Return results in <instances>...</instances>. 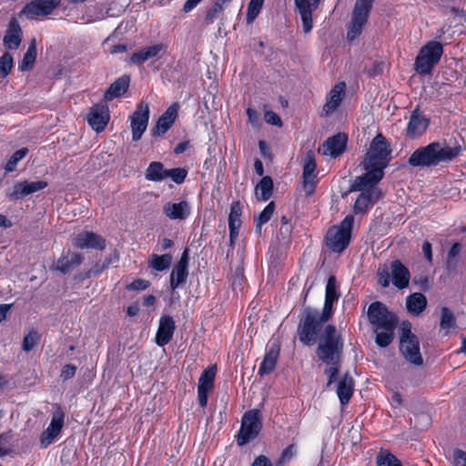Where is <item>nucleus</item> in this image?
Returning <instances> with one entry per match:
<instances>
[{"label":"nucleus","instance_id":"11","mask_svg":"<svg viewBox=\"0 0 466 466\" xmlns=\"http://www.w3.org/2000/svg\"><path fill=\"white\" fill-rule=\"evenodd\" d=\"M217 365H210L205 369L198 383V402L201 408H206L208 400V393L213 390L217 375Z\"/></svg>","mask_w":466,"mask_h":466},{"label":"nucleus","instance_id":"54","mask_svg":"<svg viewBox=\"0 0 466 466\" xmlns=\"http://www.w3.org/2000/svg\"><path fill=\"white\" fill-rule=\"evenodd\" d=\"M391 274L387 268H379L378 270V282L383 288H388L390 283Z\"/></svg>","mask_w":466,"mask_h":466},{"label":"nucleus","instance_id":"30","mask_svg":"<svg viewBox=\"0 0 466 466\" xmlns=\"http://www.w3.org/2000/svg\"><path fill=\"white\" fill-rule=\"evenodd\" d=\"M348 137L344 133H338L329 137L325 143V154H329L333 157L340 156L346 149Z\"/></svg>","mask_w":466,"mask_h":466},{"label":"nucleus","instance_id":"12","mask_svg":"<svg viewBox=\"0 0 466 466\" xmlns=\"http://www.w3.org/2000/svg\"><path fill=\"white\" fill-rule=\"evenodd\" d=\"M430 125V118H428L420 106L411 112L409 122L406 127V137L410 139L420 138L428 129Z\"/></svg>","mask_w":466,"mask_h":466},{"label":"nucleus","instance_id":"21","mask_svg":"<svg viewBox=\"0 0 466 466\" xmlns=\"http://www.w3.org/2000/svg\"><path fill=\"white\" fill-rule=\"evenodd\" d=\"M295 6L299 10L302 21L304 33L308 34L312 30V13L319 6L320 0H294Z\"/></svg>","mask_w":466,"mask_h":466},{"label":"nucleus","instance_id":"36","mask_svg":"<svg viewBox=\"0 0 466 466\" xmlns=\"http://www.w3.org/2000/svg\"><path fill=\"white\" fill-rule=\"evenodd\" d=\"M167 169L165 168L163 163L153 161L149 164L146 170V179L154 182H159L167 178Z\"/></svg>","mask_w":466,"mask_h":466},{"label":"nucleus","instance_id":"31","mask_svg":"<svg viewBox=\"0 0 466 466\" xmlns=\"http://www.w3.org/2000/svg\"><path fill=\"white\" fill-rule=\"evenodd\" d=\"M130 84V76L124 75L116 79L104 93V100L111 101L124 96Z\"/></svg>","mask_w":466,"mask_h":466},{"label":"nucleus","instance_id":"58","mask_svg":"<svg viewBox=\"0 0 466 466\" xmlns=\"http://www.w3.org/2000/svg\"><path fill=\"white\" fill-rule=\"evenodd\" d=\"M317 183V178H303V188L305 190L306 196L309 197L313 195V193L315 192Z\"/></svg>","mask_w":466,"mask_h":466},{"label":"nucleus","instance_id":"59","mask_svg":"<svg viewBox=\"0 0 466 466\" xmlns=\"http://www.w3.org/2000/svg\"><path fill=\"white\" fill-rule=\"evenodd\" d=\"M106 268H108L106 267L103 261H97L93 265L92 268L86 273V278H90L91 276H98Z\"/></svg>","mask_w":466,"mask_h":466},{"label":"nucleus","instance_id":"63","mask_svg":"<svg viewBox=\"0 0 466 466\" xmlns=\"http://www.w3.org/2000/svg\"><path fill=\"white\" fill-rule=\"evenodd\" d=\"M119 261V253L116 250H114L110 253L103 261L106 267L109 268L112 265L116 264Z\"/></svg>","mask_w":466,"mask_h":466},{"label":"nucleus","instance_id":"23","mask_svg":"<svg viewBox=\"0 0 466 466\" xmlns=\"http://www.w3.org/2000/svg\"><path fill=\"white\" fill-rule=\"evenodd\" d=\"M345 82H339L332 87L322 108L326 116L332 114L340 106L345 96Z\"/></svg>","mask_w":466,"mask_h":466},{"label":"nucleus","instance_id":"1","mask_svg":"<svg viewBox=\"0 0 466 466\" xmlns=\"http://www.w3.org/2000/svg\"><path fill=\"white\" fill-rule=\"evenodd\" d=\"M323 322L317 318V309L305 308L298 325L299 341L308 347L318 342L316 355L327 367L324 374L328 377L327 386L337 381L341 366L344 341L335 325L329 324L323 329Z\"/></svg>","mask_w":466,"mask_h":466},{"label":"nucleus","instance_id":"19","mask_svg":"<svg viewBox=\"0 0 466 466\" xmlns=\"http://www.w3.org/2000/svg\"><path fill=\"white\" fill-rule=\"evenodd\" d=\"M110 119L109 109L106 105L96 104L92 106L87 115L89 126L97 133L102 132Z\"/></svg>","mask_w":466,"mask_h":466},{"label":"nucleus","instance_id":"6","mask_svg":"<svg viewBox=\"0 0 466 466\" xmlns=\"http://www.w3.org/2000/svg\"><path fill=\"white\" fill-rule=\"evenodd\" d=\"M443 46L438 41H430L419 51L414 63L415 71L420 76L430 75L443 55Z\"/></svg>","mask_w":466,"mask_h":466},{"label":"nucleus","instance_id":"17","mask_svg":"<svg viewBox=\"0 0 466 466\" xmlns=\"http://www.w3.org/2000/svg\"><path fill=\"white\" fill-rule=\"evenodd\" d=\"M179 106L177 103L170 105L159 116L155 127L151 129L153 137L164 136L173 126L178 116Z\"/></svg>","mask_w":466,"mask_h":466},{"label":"nucleus","instance_id":"56","mask_svg":"<svg viewBox=\"0 0 466 466\" xmlns=\"http://www.w3.org/2000/svg\"><path fill=\"white\" fill-rule=\"evenodd\" d=\"M264 119L268 124L277 126V127L282 126V121H281L280 116L274 111H271V110L266 111L265 115H264Z\"/></svg>","mask_w":466,"mask_h":466},{"label":"nucleus","instance_id":"33","mask_svg":"<svg viewBox=\"0 0 466 466\" xmlns=\"http://www.w3.org/2000/svg\"><path fill=\"white\" fill-rule=\"evenodd\" d=\"M280 353V348L279 345H273L265 354L262 362L258 368V375L264 376L268 375L276 368L279 357Z\"/></svg>","mask_w":466,"mask_h":466},{"label":"nucleus","instance_id":"41","mask_svg":"<svg viewBox=\"0 0 466 466\" xmlns=\"http://www.w3.org/2000/svg\"><path fill=\"white\" fill-rule=\"evenodd\" d=\"M28 154V148L27 147H22L18 150H16L7 160V162L5 165V173L14 172L16 170L17 164L19 161H21L25 156Z\"/></svg>","mask_w":466,"mask_h":466},{"label":"nucleus","instance_id":"50","mask_svg":"<svg viewBox=\"0 0 466 466\" xmlns=\"http://www.w3.org/2000/svg\"><path fill=\"white\" fill-rule=\"evenodd\" d=\"M325 296L337 299H339L340 297V294L338 292L337 279L334 275H330L328 278L325 289Z\"/></svg>","mask_w":466,"mask_h":466},{"label":"nucleus","instance_id":"51","mask_svg":"<svg viewBox=\"0 0 466 466\" xmlns=\"http://www.w3.org/2000/svg\"><path fill=\"white\" fill-rule=\"evenodd\" d=\"M363 28L364 25L350 22L347 31L348 40L352 42L357 39L361 35Z\"/></svg>","mask_w":466,"mask_h":466},{"label":"nucleus","instance_id":"29","mask_svg":"<svg viewBox=\"0 0 466 466\" xmlns=\"http://www.w3.org/2000/svg\"><path fill=\"white\" fill-rule=\"evenodd\" d=\"M354 380L350 372L347 371L339 379L337 388V394L341 406H346L350 403L354 393Z\"/></svg>","mask_w":466,"mask_h":466},{"label":"nucleus","instance_id":"43","mask_svg":"<svg viewBox=\"0 0 466 466\" xmlns=\"http://www.w3.org/2000/svg\"><path fill=\"white\" fill-rule=\"evenodd\" d=\"M224 8L218 3L213 2L212 5L207 9L204 18V24L206 25H212L215 20L223 16Z\"/></svg>","mask_w":466,"mask_h":466},{"label":"nucleus","instance_id":"15","mask_svg":"<svg viewBox=\"0 0 466 466\" xmlns=\"http://www.w3.org/2000/svg\"><path fill=\"white\" fill-rule=\"evenodd\" d=\"M189 251L186 248L170 274V289L176 290L187 282L188 277Z\"/></svg>","mask_w":466,"mask_h":466},{"label":"nucleus","instance_id":"20","mask_svg":"<svg viewBox=\"0 0 466 466\" xmlns=\"http://www.w3.org/2000/svg\"><path fill=\"white\" fill-rule=\"evenodd\" d=\"M176 323L169 315H163L159 319L155 342L159 347L167 345L173 338Z\"/></svg>","mask_w":466,"mask_h":466},{"label":"nucleus","instance_id":"38","mask_svg":"<svg viewBox=\"0 0 466 466\" xmlns=\"http://www.w3.org/2000/svg\"><path fill=\"white\" fill-rule=\"evenodd\" d=\"M149 267L157 271L167 269L172 263V255L169 253L163 255L152 254L148 258Z\"/></svg>","mask_w":466,"mask_h":466},{"label":"nucleus","instance_id":"14","mask_svg":"<svg viewBox=\"0 0 466 466\" xmlns=\"http://www.w3.org/2000/svg\"><path fill=\"white\" fill-rule=\"evenodd\" d=\"M65 423V413L58 408L54 413L50 424L40 435V444L42 448H47L54 442L55 439L61 432Z\"/></svg>","mask_w":466,"mask_h":466},{"label":"nucleus","instance_id":"13","mask_svg":"<svg viewBox=\"0 0 466 466\" xmlns=\"http://www.w3.org/2000/svg\"><path fill=\"white\" fill-rule=\"evenodd\" d=\"M61 0H33L23 7L21 14L29 19L35 16L48 15L59 6Z\"/></svg>","mask_w":466,"mask_h":466},{"label":"nucleus","instance_id":"27","mask_svg":"<svg viewBox=\"0 0 466 466\" xmlns=\"http://www.w3.org/2000/svg\"><path fill=\"white\" fill-rule=\"evenodd\" d=\"M23 32L18 21L13 17L8 23V26L4 36V45L7 49H17L22 42Z\"/></svg>","mask_w":466,"mask_h":466},{"label":"nucleus","instance_id":"55","mask_svg":"<svg viewBox=\"0 0 466 466\" xmlns=\"http://www.w3.org/2000/svg\"><path fill=\"white\" fill-rule=\"evenodd\" d=\"M76 366L74 364H66L63 366L60 373L61 379L66 381L75 377L76 372Z\"/></svg>","mask_w":466,"mask_h":466},{"label":"nucleus","instance_id":"53","mask_svg":"<svg viewBox=\"0 0 466 466\" xmlns=\"http://www.w3.org/2000/svg\"><path fill=\"white\" fill-rule=\"evenodd\" d=\"M150 286V282L144 279H137L127 286L128 290H145Z\"/></svg>","mask_w":466,"mask_h":466},{"label":"nucleus","instance_id":"46","mask_svg":"<svg viewBox=\"0 0 466 466\" xmlns=\"http://www.w3.org/2000/svg\"><path fill=\"white\" fill-rule=\"evenodd\" d=\"M316 167L317 164L314 156L308 154L303 167L302 178H317V175L315 173Z\"/></svg>","mask_w":466,"mask_h":466},{"label":"nucleus","instance_id":"57","mask_svg":"<svg viewBox=\"0 0 466 466\" xmlns=\"http://www.w3.org/2000/svg\"><path fill=\"white\" fill-rule=\"evenodd\" d=\"M454 466H466V451L455 449L453 451Z\"/></svg>","mask_w":466,"mask_h":466},{"label":"nucleus","instance_id":"48","mask_svg":"<svg viewBox=\"0 0 466 466\" xmlns=\"http://www.w3.org/2000/svg\"><path fill=\"white\" fill-rule=\"evenodd\" d=\"M39 338L40 337L36 330H35V329L30 330L28 332V334H26L24 337L23 344H22L23 350L27 352L32 350L37 344Z\"/></svg>","mask_w":466,"mask_h":466},{"label":"nucleus","instance_id":"32","mask_svg":"<svg viewBox=\"0 0 466 466\" xmlns=\"http://www.w3.org/2000/svg\"><path fill=\"white\" fill-rule=\"evenodd\" d=\"M374 0H357L352 11V23L366 25Z\"/></svg>","mask_w":466,"mask_h":466},{"label":"nucleus","instance_id":"26","mask_svg":"<svg viewBox=\"0 0 466 466\" xmlns=\"http://www.w3.org/2000/svg\"><path fill=\"white\" fill-rule=\"evenodd\" d=\"M84 256L80 253L71 252L70 250L63 252L57 259L55 269L63 274L69 273L73 268L82 264Z\"/></svg>","mask_w":466,"mask_h":466},{"label":"nucleus","instance_id":"61","mask_svg":"<svg viewBox=\"0 0 466 466\" xmlns=\"http://www.w3.org/2000/svg\"><path fill=\"white\" fill-rule=\"evenodd\" d=\"M247 116L248 121L252 125H258L260 121V114L254 108L248 107L246 110Z\"/></svg>","mask_w":466,"mask_h":466},{"label":"nucleus","instance_id":"18","mask_svg":"<svg viewBox=\"0 0 466 466\" xmlns=\"http://www.w3.org/2000/svg\"><path fill=\"white\" fill-rule=\"evenodd\" d=\"M72 243L75 248L80 249L95 248L98 250H104L106 248V239L100 235L92 231H83L78 233L73 238Z\"/></svg>","mask_w":466,"mask_h":466},{"label":"nucleus","instance_id":"42","mask_svg":"<svg viewBox=\"0 0 466 466\" xmlns=\"http://www.w3.org/2000/svg\"><path fill=\"white\" fill-rule=\"evenodd\" d=\"M297 455V446L294 443L288 445L275 461V466H285L289 464Z\"/></svg>","mask_w":466,"mask_h":466},{"label":"nucleus","instance_id":"3","mask_svg":"<svg viewBox=\"0 0 466 466\" xmlns=\"http://www.w3.org/2000/svg\"><path fill=\"white\" fill-rule=\"evenodd\" d=\"M368 319L375 333V343L380 348L390 346L395 338L398 316L380 302H371L368 308Z\"/></svg>","mask_w":466,"mask_h":466},{"label":"nucleus","instance_id":"24","mask_svg":"<svg viewBox=\"0 0 466 466\" xmlns=\"http://www.w3.org/2000/svg\"><path fill=\"white\" fill-rule=\"evenodd\" d=\"M390 269L393 285L399 289L407 288L410 279L409 268L400 260L396 259L391 262Z\"/></svg>","mask_w":466,"mask_h":466},{"label":"nucleus","instance_id":"34","mask_svg":"<svg viewBox=\"0 0 466 466\" xmlns=\"http://www.w3.org/2000/svg\"><path fill=\"white\" fill-rule=\"evenodd\" d=\"M427 307V299L420 292L409 295L406 299L407 310L413 315H420Z\"/></svg>","mask_w":466,"mask_h":466},{"label":"nucleus","instance_id":"28","mask_svg":"<svg viewBox=\"0 0 466 466\" xmlns=\"http://www.w3.org/2000/svg\"><path fill=\"white\" fill-rule=\"evenodd\" d=\"M190 206L187 200L177 203L167 202L163 206V213L172 220H185L190 214Z\"/></svg>","mask_w":466,"mask_h":466},{"label":"nucleus","instance_id":"4","mask_svg":"<svg viewBox=\"0 0 466 466\" xmlns=\"http://www.w3.org/2000/svg\"><path fill=\"white\" fill-rule=\"evenodd\" d=\"M353 226L352 215H347L339 225L331 226L325 235L327 248L338 254L345 251L352 239Z\"/></svg>","mask_w":466,"mask_h":466},{"label":"nucleus","instance_id":"22","mask_svg":"<svg viewBox=\"0 0 466 466\" xmlns=\"http://www.w3.org/2000/svg\"><path fill=\"white\" fill-rule=\"evenodd\" d=\"M381 197L380 189H370L360 192L358 196L353 211L355 214H364Z\"/></svg>","mask_w":466,"mask_h":466},{"label":"nucleus","instance_id":"5","mask_svg":"<svg viewBox=\"0 0 466 466\" xmlns=\"http://www.w3.org/2000/svg\"><path fill=\"white\" fill-rule=\"evenodd\" d=\"M399 350L403 358L410 363L420 366L423 359L420 353V340L411 331V323L403 320L399 329Z\"/></svg>","mask_w":466,"mask_h":466},{"label":"nucleus","instance_id":"62","mask_svg":"<svg viewBox=\"0 0 466 466\" xmlns=\"http://www.w3.org/2000/svg\"><path fill=\"white\" fill-rule=\"evenodd\" d=\"M251 466H275L266 455H258L253 461Z\"/></svg>","mask_w":466,"mask_h":466},{"label":"nucleus","instance_id":"47","mask_svg":"<svg viewBox=\"0 0 466 466\" xmlns=\"http://www.w3.org/2000/svg\"><path fill=\"white\" fill-rule=\"evenodd\" d=\"M14 66L13 56L9 53H5L0 57V75L2 77L7 76Z\"/></svg>","mask_w":466,"mask_h":466},{"label":"nucleus","instance_id":"39","mask_svg":"<svg viewBox=\"0 0 466 466\" xmlns=\"http://www.w3.org/2000/svg\"><path fill=\"white\" fill-rule=\"evenodd\" d=\"M275 210V203L269 202L263 210L258 214V218H255L256 231L260 235L262 225L268 223L271 218Z\"/></svg>","mask_w":466,"mask_h":466},{"label":"nucleus","instance_id":"8","mask_svg":"<svg viewBox=\"0 0 466 466\" xmlns=\"http://www.w3.org/2000/svg\"><path fill=\"white\" fill-rule=\"evenodd\" d=\"M262 429V416L258 409L246 411L242 416L241 426L237 438L238 446H244L256 439Z\"/></svg>","mask_w":466,"mask_h":466},{"label":"nucleus","instance_id":"45","mask_svg":"<svg viewBox=\"0 0 466 466\" xmlns=\"http://www.w3.org/2000/svg\"><path fill=\"white\" fill-rule=\"evenodd\" d=\"M456 324V319L451 309L447 307H442L441 309V322L440 326L443 329L453 328Z\"/></svg>","mask_w":466,"mask_h":466},{"label":"nucleus","instance_id":"49","mask_svg":"<svg viewBox=\"0 0 466 466\" xmlns=\"http://www.w3.org/2000/svg\"><path fill=\"white\" fill-rule=\"evenodd\" d=\"M187 176V170L183 167H175L167 169V177H170L175 183L180 185L184 183Z\"/></svg>","mask_w":466,"mask_h":466},{"label":"nucleus","instance_id":"7","mask_svg":"<svg viewBox=\"0 0 466 466\" xmlns=\"http://www.w3.org/2000/svg\"><path fill=\"white\" fill-rule=\"evenodd\" d=\"M391 147L387 138L379 133L372 139L370 150L366 153L363 164L370 165L382 171L390 161Z\"/></svg>","mask_w":466,"mask_h":466},{"label":"nucleus","instance_id":"52","mask_svg":"<svg viewBox=\"0 0 466 466\" xmlns=\"http://www.w3.org/2000/svg\"><path fill=\"white\" fill-rule=\"evenodd\" d=\"M333 305L324 303L321 313L317 310V318L323 323L328 322L334 314Z\"/></svg>","mask_w":466,"mask_h":466},{"label":"nucleus","instance_id":"10","mask_svg":"<svg viewBox=\"0 0 466 466\" xmlns=\"http://www.w3.org/2000/svg\"><path fill=\"white\" fill-rule=\"evenodd\" d=\"M149 115L148 105L143 101L139 102L133 114L129 116L133 141L137 142L141 139L147 130Z\"/></svg>","mask_w":466,"mask_h":466},{"label":"nucleus","instance_id":"16","mask_svg":"<svg viewBox=\"0 0 466 466\" xmlns=\"http://www.w3.org/2000/svg\"><path fill=\"white\" fill-rule=\"evenodd\" d=\"M47 186V182L44 180H37L33 182L25 180L16 182L13 187V190L6 193V197L9 200L15 201L22 199L30 194L40 191L46 188Z\"/></svg>","mask_w":466,"mask_h":466},{"label":"nucleus","instance_id":"35","mask_svg":"<svg viewBox=\"0 0 466 466\" xmlns=\"http://www.w3.org/2000/svg\"><path fill=\"white\" fill-rule=\"evenodd\" d=\"M274 190L273 179L269 176H264L255 187V193L259 200L267 201L272 195Z\"/></svg>","mask_w":466,"mask_h":466},{"label":"nucleus","instance_id":"9","mask_svg":"<svg viewBox=\"0 0 466 466\" xmlns=\"http://www.w3.org/2000/svg\"><path fill=\"white\" fill-rule=\"evenodd\" d=\"M363 165L366 172L363 175L355 177L350 187V191L351 192H363L364 190L379 189L376 187V185L383 178L384 171L380 168L370 167V165Z\"/></svg>","mask_w":466,"mask_h":466},{"label":"nucleus","instance_id":"40","mask_svg":"<svg viewBox=\"0 0 466 466\" xmlns=\"http://www.w3.org/2000/svg\"><path fill=\"white\" fill-rule=\"evenodd\" d=\"M378 466H402L401 461L388 450H381L377 457Z\"/></svg>","mask_w":466,"mask_h":466},{"label":"nucleus","instance_id":"2","mask_svg":"<svg viewBox=\"0 0 466 466\" xmlns=\"http://www.w3.org/2000/svg\"><path fill=\"white\" fill-rule=\"evenodd\" d=\"M462 153V147L456 142L451 147L443 142L433 141L413 151L408 164L413 167H435L441 163H450Z\"/></svg>","mask_w":466,"mask_h":466},{"label":"nucleus","instance_id":"60","mask_svg":"<svg viewBox=\"0 0 466 466\" xmlns=\"http://www.w3.org/2000/svg\"><path fill=\"white\" fill-rule=\"evenodd\" d=\"M242 208L238 201H235L230 206L228 219H240Z\"/></svg>","mask_w":466,"mask_h":466},{"label":"nucleus","instance_id":"64","mask_svg":"<svg viewBox=\"0 0 466 466\" xmlns=\"http://www.w3.org/2000/svg\"><path fill=\"white\" fill-rule=\"evenodd\" d=\"M422 252L424 254L425 258L430 263H431L432 262V246L428 240H425L422 244Z\"/></svg>","mask_w":466,"mask_h":466},{"label":"nucleus","instance_id":"44","mask_svg":"<svg viewBox=\"0 0 466 466\" xmlns=\"http://www.w3.org/2000/svg\"><path fill=\"white\" fill-rule=\"evenodd\" d=\"M265 0H250L247 10V24H252L261 12Z\"/></svg>","mask_w":466,"mask_h":466},{"label":"nucleus","instance_id":"37","mask_svg":"<svg viewBox=\"0 0 466 466\" xmlns=\"http://www.w3.org/2000/svg\"><path fill=\"white\" fill-rule=\"evenodd\" d=\"M37 56L36 44L34 39L28 46L23 59L18 64V70L21 72L28 71L33 68Z\"/></svg>","mask_w":466,"mask_h":466},{"label":"nucleus","instance_id":"25","mask_svg":"<svg viewBox=\"0 0 466 466\" xmlns=\"http://www.w3.org/2000/svg\"><path fill=\"white\" fill-rule=\"evenodd\" d=\"M165 48L166 46L161 43L143 47L130 56L128 63L140 66L148 59L157 56Z\"/></svg>","mask_w":466,"mask_h":466}]
</instances>
